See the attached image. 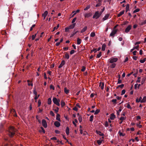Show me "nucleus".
<instances>
[{
	"instance_id": "48",
	"label": "nucleus",
	"mask_w": 146,
	"mask_h": 146,
	"mask_svg": "<svg viewBox=\"0 0 146 146\" xmlns=\"http://www.w3.org/2000/svg\"><path fill=\"white\" fill-rule=\"evenodd\" d=\"M118 133L119 135L120 136H124L125 135L122 132H121L120 131H119Z\"/></svg>"
},
{
	"instance_id": "33",
	"label": "nucleus",
	"mask_w": 146,
	"mask_h": 146,
	"mask_svg": "<svg viewBox=\"0 0 146 146\" xmlns=\"http://www.w3.org/2000/svg\"><path fill=\"white\" fill-rule=\"evenodd\" d=\"M60 104L61 106L62 107H64L65 105L64 102L63 101H61Z\"/></svg>"
},
{
	"instance_id": "35",
	"label": "nucleus",
	"mask_w": 146,
	"mask_h": 146,
	"mask_svg": "<svg viewBox=\"0 0 146 146\" xmlns=\"http://www.w3.org/2000/svg\"><path fill=\"white\" fill-rule=\"evenodd\" d=\"M146 79V78L145 77H144L142 79L141 82L142 84H144V83L145 82V81Z\"/></svg>"
},
{
	"instance_id": "58",
	"label": "nucleus",
	"mask_w": 146,
	"mask_h": 146,
	"mask_svg": "<svg viewBox=\"0 0 146 146\" xmlns=\"http://www.w3.org/2000/svg\"><path fill=\"white\" fill-rule=\"evenodd\" d=\"M75 52V51L74 50H72L70 52V53L71 54H74V52Z\"/></svg>"
},
{
	"instance_id": "59",
	"label": "nucleus",
	"mask_w": 146,
	"mask_h": 146,
	"mask_svg": "<svg viewBox=\"0 0 146 146\" xmlns=\"http://www.w3.org/2000/svg\"><path fill=\"white\" fill-rule=\"evenodd\" d=\"M86 69V68L85 67L83 66L82 67V68L81 69V71L82 72H84Z\"/></svg>"
},
{
	"instance_id": "9",
	"label": "nucleus",
	"mask_w": 146,
	"mask_h": 146,
	"mask_svg": "<svg viewBox=\"0 0 146 146\" xmlns=\"http://www.w3.org/2000/svg\"><path fill=\"white\" fill-rule=\"evenodd\" d=\"M48 14L47 11H45L44 13L42 14V17H44V20Z\"/></svg>"
},
{
	"instance_id": "38",
	"label": "nucleus",
	"mask_w": 146,
	"mask_h": 146,
	"mask_svg": "<svg viewBox=\"0 0 146 146\" xmlns=\"http://www.w3.org/2000/svg\"><path fill=\"white\" fill-rule=\"evenodd\" d=\"M78 119L80 123H81L82 121V117L80 116H79L78 117Z\"/></svg>"
},
{
	"instance_id": "53",
	"label": "nucleus",
	"mask_w": 146,
	"mask_h": 146,
	"mask_svg": "<svg viewBox=\"0 0 146 146\" xmlns=\"http://www.w3.org/2000/svg\"><path fill=\"white\" fill-rule=\"evenodd\" d=\"M50 89H52L53 90H54V89H55V88L54 87V86H53V85H50Z\"/></svg>"
},
{
	"instance_id": "5",
	"label": "nucleus",
	"mask_w": 146,
	"mask_h": 146,
	"mask_svg": "<svg viewBox=\"0 0 146 146\" xmlns=\"http://www.w3.org/2000/svg\"><path fill=\"white\" fill-rule=\"evenodd\" d=\"M100 15L98 11L96 12L95 13L94 15L93 16V18L97 19H98L100 17Z\"/></svg>"
},
{
	"instance_id": "19",
	"label": "nucleus",
	"mask_w": 146,
	"mask_h": 146,
	"mask_svg": "<svg viewBox=\"0 0 146 146\" xmlns=\"http://www.w3.org/2000/svg\"><path fill=\"white\" fill-rule=\"evenodd\" d=\"M60 115L57 113L56 115V119L59 121H61L60 119Z\"/></svg>"
},
{
	"instance_id": "47",
	"label": "nucleus",
	"mask_w": 146,
	"mask_h": 146,
	"mask_svg": "<svg viewBox=\"0 0 146 146\" xmlns=\"http://www.w3.org/2000/svg\"><path fill=\"white\" fill-rule=\"evenodd\" d=\"M129 8V5L128 4L127 5L126 7V12H127Z\"/></svg>"
},
{
	"instance_id": "32",
	"label": "nucleus",
	"mask_w": 146,
	"mask_h": 146,
	"mask_svg": "<svg viewBox=\"0 0 146 146\" xmlns=\"http://www.w3.org/2000/svg\"><path fill=\"white\" fill-rule=\"evenodd\" d=\"M51 99L50 98H49L48 99V104L49 105H50L51 104Z\"/></svg>"
},
{
	"instance_id": "6",
	"label": "nucleus",
	"mask_w": 146,
	"mask_h": 146,
	"mask_svg": "<svg viewBox=\"0 0 146 146\" xmlns=\"http://www.w3.org/2000/svg\"><path fill=\"white\" fill-rule=\"evenodd\" d=\"M42 126L45 128L47 127V124L46 121L44 119H42Z\"/></svg>"
},
{
	"instance_id": "2",
	"label": "nucleus",
	"mask_w": 146,
	"mask_h": 146,
	"mask_svg": "<svg viewBox=\"0 0 146 146\" xmlns=\"http://www.w3.org/2000/svg\"><path fill=\"white\" fill-rule=\"evenodd\" d=\"M52 100L54 103L56 104V105L59 106L60 104L59 103L60 100H57V99L56 98H53L52 99Z\"/></svg>"
},
{
	"instance_id": "8",
	"label": "nucleus",
	"mask_w": 146,
	"mask_h": 146,
	"mask_svg": "<svg viewBox=\"0 0 146 146\" xmlns=\"http://www.w3.org/2000/svg\"><path fill=\"white\" fill-rule=\"evenodd\" d=\"M96 132L97 134H99L100 135L102 136V139H104V134L103 133H102L100 131H98L97 130L96 131Z\"/></svg>"
},
{
	"instance_id": "4",
	"label": "nucleus",
	"mask_w": 146,
	"mask_h": 146,
	"mask_svg": "<svg viewBox=\"0 0 146 146\" xmlns=\"http://www.w3.org/2000/svg\"><path fill=\"white\" fill-rule=\"evenodd\" d=\"M117 30L116 29H113L110 33V36L113 37L114 35L116 33Z\"/></svg>"
},
{
	"instance_id": "18",
	"label": "nucleus",
	"mask_w": 146,
	"mask_h": 146,
	"mask_svg": "<svg viewBox=\"0 0 146 146\" xmlns=\"http://www.w3.org/2000/svg\"><path fill=\"white\" fill-rule=\"evenodd\" d=\"M125 11L124 10L121 11L119 13L117 14V17H120L123 15Z\"/></svg>"
},
{
	"instance_id": "52",
	"label": "nucleus",
	"mask_w": 146,
	"mask_h": 146,
	"mask_svg": "<svg viewBox=\"0 0 146 146\" xmlns=\"http://www.w3.org/2000/svg\"><path fill=\"white\" fill-rule=\"evenodd\" d=\"M41 131H40V132H42L43 133H44L45 132V130H44L43 128L42 127H41Z\"/></svg>"
},
{
	"instance_id": "44",
	"label": "nucleus",
	"mask_w": 146,
	"mask_h": 146,
	"mask_svg": "<svg viewBox=\"0 0 146 146\" xmlns=\"http://www.w3.org/2000/svg\"><path fill=\"white\" fill-rule=\"evenodd\" d=\"M27 82H28V85L29 86H33V84L31 83V82L30 83V80H28Z\"/></svg>"
},
{
	"instance_id": "1",
	"label": "nucleus",
	"mask_w": 146,
	"mask_h": 146,
	"mask_svg": "<svg viewBox=\"0 0 146 146\" xmlns=\"http://www.w3.org/2000/svg\"><path fill=\"white\" fill-rule=\"evenodd\" d=\"M8 131L9 136L10 137H12L15 133V130L14 127L11 126L9 128Z\"/></svg>"
},
{
	"instance_id": "26",
	"label": "nucleus",
	"mask_w": 146,
	"mask_h": 146,
	"mask_svg": "<svg viewBox=\"0 0 146 146\" xmlns=\"http://www.w3.org/2000/svg\"><path fill=\"white\" fill-rule=\"evenodd\" d=\"M141 122L140 121H139L138 123H137L136 124V125L137 127H138L139 128H141L142 127V125L140 124Z\"/></svg>"
},
{
	"instance_id": "25",
	"label": "nucleus",
	"mask_w": 146,
	"mask_h": 146,
	"mask_svg": "<svg viewBox=\"0 0 146 146\" xmlns=\"http://www.w3.org/2000/svg\"><path fill=\"white\" fill-rule=\"evenodd\" d=\"M64 92L66 94H68L69 92V90L68 89H67L66 88H64Z\"/></svg>"
},
{
	"instance_id": "64",
	"label": "nucleus",
	"mask_w": 146,
	"mask_h": 146,
	"mask_svg": "<svg viewBox=\"0 0 146 146\" xmlns=\"http://www.w3.org/2000/svg\"><path fill=\"white\" fill-rule=\"evenodd\" d=\"M73 110L76 111H77L78 110V109L76 107H75L73 108Z\"/></svg>"
},
{
	"instance_id": "17",
	"label": "nucleus",
	"mask_w": 146,
	"mask_h": 146,
	"mask_svg": "<svg viewBox=\"0 0 146 146\" xmlns=\"http://www.w3.org/2000/svg\"><path fill=\"white\" fill-rule=\"evenodd\" d=\"M84 16L85 18H88L91 16V14L90 13H88L85 14Z\"/></svg>"
},
{
	"instance_id": "37",
	"label": "nucleus",
	"mask_w": 146,
	"mask_h": 146,
	"mask_svg": "<svg viewBox=\"0 0 146 146\" xmlns=\"http://www.w3.org/2000/svg\"><path fill=\"white\" fill-rule=\"evenodd\" d=\"M102 55V52H100L97 55L96 58H99Z\"/></svg>"
},
{
	"instance_id": "13",
	"label": "nucleus",
	"mask_w": 146,
	"mask_h": 146,
	"mask_svg": "<svg viewBox=\"0 0 146 146\" xmlns=\"http://www.w3.org/2000/svg\"><path fill=\"white\" fill-rule=\"evenodd\" d=\"M115 117V115L113 113H112L110 115V119L111 120H113Z\"/></svg>"
},
{
	"instance_id": "3",
	"label": "nucleus",
	"mask_w": 146,
	"mask_h": 146,
	"mask_svg": "<svg viewBox=\"0 0 146 146\" xmlns=\"http://www.w3.org/2000/svg\"><path fill=\"white\" fill-rule=\"evenodd\" d=\"M118 60V58H111L109 59L110 62L111 63H112L113 62H116Z\"/></svg>"
},
{
	"instance_id": "39",
	"label": "nucleus",
	"mask_w": 146,
	"mask_h": 146,
	"mask_svg": "<svg viewBox=\"0 0 146 146\" xmlns=\"http://www.w3.org/2000/svg\"><path fill=\"white\" fill-rule=\"evenodd\" d=\"M100 111V110L99 109H97L95 112L94 114L96 115L98 114Z\"/></svg>"
},
{
	"instance_id": "51",
	"label": "nucleus",
	"mask_w": 146,
	"mask_h": 146,
	"mask_svg": "<svg viewBox=\"0 0 146 146\" xmlns=\"http://www.w3.org/2000/svg\"><path fill=\"white\" fill-rule=\"evenodd\" d=\"M146 24V20L143 21L142 22H141V25H143L144 24Z\"/></svg>"
},
{
	"instance_id": "24",
	"label": "nucleus",
	"mask_w": 146,
	"mask_h": 146,
	"mask_svg": "<svg viewBox=\"0 0 146 146\" xmlns=\"http://www.w3.org/2000/svg\"><path fill=\"white\" fill-rule=\"evenodd\" d=\"M87 26L85 27L83 29H82L81 31V33H83L86 30H87Z\"/></svg>"
},
{
	"instance_id": "30",
	"label": "nucleus",
	"mask_w": 146,
	"mask_h": 146,
	"mask_svg": "<svg viewBox=\"0 0 146 146\" xmlns=\"http://www.w3.org/2000/svg\"><path fill=\"white\" fill-rule=\"evenodd\" d=\"M133 47L135 49H136L137 50H139V45H135V46Z\"/></svg>"
},
{
	"instance_id": "21",
	"label": "nucleus",
	"mask_w": 146,
	"mask_h": 146,
	"mask_svg": "<svg viewBox=\"0 0 146 146\" xmlns=\"http://www.w3.org/2000/svg\"><path fill=\"white\" fill-rule=\"evenodd\" d=\"M66 133L67 135H68L69 134V129L68 127H67L66 128Z\"/></svg>"
},
{
	"instance_id": "22",
	"label": "nucleus",
	"mask_w": 146,
	"mask_h": 146,
	"mask_svg": "<svg viewBox=\"0 0 146 146\" xmlns=\"http://www.w3.org/2000/svg\"><path fill=\"white\" fill-rule=\"evenodd\" d=\"M76 24L75 23H73L71 25L68 27L70 29H72L74 28Z\"/></svg>"
},
{
	"instance_id": "10",
	"label": "nucleus",
	"mask_w": 146,
	"mask_h": 146,
	"mask_svg": "<svg viewBox=\"0 0 146 146\" xmlns=\"http://www.w3.org/2000/svg\"><path fill=\"white\" fill-rule=\"evenodd\" d=\"M54 124L55 126L57 127H59L60 125V123L58 121L55 122Z\"/></svg>"
},
{
	"instance_id": "54",
	"label": "nucleus",
	"mask_w": 146,
	"mask_h": 146,
	"mask_svg": "<svg viewBox=\"0 0 146 146\" xmlns=\"http://www.w3.org/2000/svg\"><path fill=\"white\" fill-rule=\"evenodd\" d=\"M104 125L106 127H107L108 126V124L107 121H106L105 122Z\"/></svg>"
},
{
	"instance_id": "27",
	"label": "nucleus",
	"mask_w": 146,
	"mask_h": 146,
	"mask_svg": "<svg viewBox=\"0 0 146 146\" xmlns=\"http://www.w3.org/2000/svg\"><path fill=\"white\" fill-rule=\"evenodd\" d=\"M81 42V39H80L79 38H78L77 40V44L79 45L80 44Z\"/></svg>"
},
{
	"instance_id": "29",
	"label": "nucleus",
	"mask_w": 146,
	"mask_h": 146,
	"mask_svg": "<svg viewBox=\"0 0 146 146\" xmlns=\"http://www.w3.org/2000/svg\"><path fill=\"white\" fill-rule=\"evenodd\" d=\"M142 98L141 97H140L139 98H137L136 99V102H141V101L142 100Z\"/></svg>"
},
{
	"instance_id": "50",
	"label": "nucleus",
	"mask_w": 146,
	"mask_h": 146,
	"mask_svg": "<svg viewBox=\"0 0 146 146\" xmlns=\"http://www.w3.org/2000/svg\"><path fill=\"white\" fill-rule=\"evenodd\" d=\"M36 35H37V33H36L35 35H33L32 36V40H34L35 39V38Z\"/></svg>"
},
{
	"instance_id": "56",
	"label": "nucleus",
	"mask_w": 146,
	"mask_h": 146,
	"mask_svg": "<svg viewBox=\"0 0 146 146\" xmlns=\"http://www.w3.org/2000/svg\"><path fill=\"white\" fill-rule=\"evenodd\" d=\"M50 114L52 116H54V113H53V112L52 111H50Z\"/></svg>"
},
{
	"instance_id": "46",
	"label": "nucleus",
	"mask_w": 146,
	"mask_h": 146,
	"mask_svg": "<svg viewBox=\"0 0 146 146\" xmlns=\"http://www.w3.org/2000/svg\"><path fill=\"white\" fill-rule=\"evenodd\" d=\"M95 36V32H92L90 34V36L91 37H94Z\"/></svg>"
},
{
	"instance_id": "16",
	"label": "nucleus",
	"mask_w": 146,
	"mask_h": 146,
	"mask_svg": "<svg viewBox=\"0 0 146 146\" xmlns=\"http://www.w3.org/2000/svg\"><path fill=\"white\" fill-rule=\"evenodd\" d=\"M125 107H126L128 109H129L131 110L132 109V108L131 106H130V105L129 104V103H127L125 105Z\"/></svg>"
},
{
	"instance_id": "41",
	"label": "nucleus",
	"mask_w": 146,
	"mask_h": 146,
	"mask_svg": "<svg viewBox=\"0 0 146 146\" xmlns=\"http://www.w3.org/2000/svg\"><path fill=\"white\" fill-rule=\"evenodd\" d=\"M146 60V59L145 58L143 59V60H140L139 61V62L141 63H143L145 62V61Z\"/></svg>"
},
{
	"instance_id": "61",
	"label": "nucleus",
	"mask_w": 146,
	"mask_h": 146,
	"mask_svg": "<svg viewBox=\"0 0 146 146\" xmlns=\"http://www.w3.org/2000/svg\"><path fill=\"white\" fill-rule=\"evenodd\" d=\"M76 17H75L74 18L72 21V23L73 24V23L76 21Z\"/></svg>"
},
{
	"instance_id": "28",
	"label": "nucleus",
	"mask_w": 146,
	"mask_h": 146,
	"mask_svg": "<svg viewBox=\"0 0 146 146\" xmlns=\"http://www.w3.org/2000/svg\"><path fill=\"white\" fill-rule=\"evenodd\" d=\"M146 101V96H144L141 101V103L145 102Z\"/></svg>"
},
{
	"instance_id": "43",
	"label": "nucleus",
	"mask_w": 146,
	"mask_h": 146,
	"mask_svg": "<svg viewBox=\"0 0 146 146\" xmlns=\"http://www.w3.org/2000/svg\"><path fill=\"white\" fill-rule=\"evenodd\" d=\"M126 118V117H121L119 119L121 121H123V120L125 119Z\"/></svg>"
},
{
	"instance_id": "12",
	"label": "nucleus",
	"mask_w": 146,
	"mask_h": 146,
	"mask_svg": "<svg viewBox=\"0 0 146 146\" xmlns=\"http://www.w3.org/2000/svg\"><path fill=\"white\" fill-rule=\"evenodd\" d=\"M103 139H102V138H101L100 139V140H97V142L99 145H100L102 144V141H103Z\"/></svg>"
},
{
	"instance_id": "57",
	"label": "nucleus",
	"mask_w": 146,
	"mask_h": 146,
	"mask_svg": "<svg viewBox=\"0 0 146 146\" xmlns=\"http://www.w3.org/2000/svg\"><path fill=\"white\" fill-rule=\"evenodd\" d=\"M78 32V31H77L75 33H73L71 35V37L73 36L75 34H76Z\"/></svg>"
},
{
	"instance_id": "14",
	"label": "nucleus",
	"mask_w": 146,
	"mask_h": 146,
	"mask_svg": "<svg viewBox=\"0 0 146 146\" xmlns=\"http://www.w3.org/2000/svg\"><path fill=\"white\" fill-rule=\"evenodd\" d=\"M100 86L101 87V88L102 90H103L104 88V83L102 82H100Z\"/></svg>"
},
{
	"instance_id": "15",
	"label": "nucleus",
	"mask_w": 146,
	"mask_h": 146,
	"mask_svg": "<svg viewBox=\"0 0 146 146\" xmlns=\"http://www.w3.org/2000/svg\"><path fill=\"white\" fill-rule=\"evenodd\" d=\"M11 113H12L13 115L15 117H16L17 116V114L16 113V111L14 109H13L11 111Z\"/></svg>"
},
{
	"instance_id": "40",
	"label": "nucleus",
	"mask_w": 146,
	"mask_h": 146,
	"mask_svg": "<svg viewBox=\"0 0 146 146\" xmlns=\"http://www.w3.org/2000/svg\"><path fill=\"white\" fill-rule=\"evenodd\" d=\"M116 66V64L115 63H113L110 66V67L111 68H114Z\"/></svg>"
},
{
	"instance_id": "55",
	"label": "nucleus",
	"mask_w": 146,
	"mask_h": 146,
	"mask_svg": "<svg viewBox=\"0 0 146 146\" xmlns=\"http://www.w3.org/2000/svg\"><path fill=\"white\" fill-rule=\"evenodd\" d=\"M125 90H123L122 91L121 95H123L124 94H125Z\"/></svg>"
},
{
	"instance_id": "62",
	"label": "nucleus",
	"mask_w": 146,
	"mask_h": 146,
	"mask_svg": "<svg viewBox=\"0 0 146 146\" xmlns=\"http://www.w3.org/2000/svg\"><path fill=\"white\" fill-rule=\"evenodd\" d=\"M35 25H33L30 28V31H32L33 29V28H34L35 27Z\"/></svg>"
},
{
	"instance_id": "60",
	"label": "nucleus",
	"mask_w": 146,
	"mask_h": 146,
	"mask_svg": "<svg viewBox=\"0 0 146 146\" xmlns=\"http://www.w3.org/2000/svg\"><path fill=\"white\" fill-rule=\"evenodd\" d=\"M139 9H135V10H134L133 11V13H135L136 12H139Z\"/></svg>"
},
{
	"instance_id": "11",
	"label": "nucleus",
	"mask_w": 146,
	"mask_h": 146,
	"mask_svg": "<svg viewBox=\"0 0 146 146\" xmlns=\"http://www.w3.org/2000/svg\"><path fill=\"white\" fill-rule=\"evenodd\" d=\"M110 14H107L103 18L102 20L103 21H105L108 19L109 17Z\"/></svg>"
},
{
	"instance_id": "7",
	"label": "nucleus",
	"mask_w": 146,
	"mask_h": 146,
	"mask_svg": "<svg viewBox=\"0 0 146 146\" xmlns=\"http://www.w3.org/2000/svg\"><path fill=\"white\" fill-rule=\"evenodd\" d=\"M131 25H128L125 29V32L126 33H128L130 30L131 28Z\"/></svg>"
},
{
	"instance_id": "23",
	"label": "nucleus",
	"mask_w": 146,
	"mask_h": 146,
	"mask_svg": "<svg viewBox=\"0 0 146 146\" xmlns=\"http://www.w3.org/2000/svg\"><path fill=\"white\" fill-rule=\"evenodd\" d=\"M65 62L64 61H62L61 64L59 66L58 68H61L62 67V66L64 64Z\"/></svg>"
},
{
	"instance_id": "20",
	"label": "nucleus",
	"mask_w": 146,
	"mask_h": 146,
	"mask_svg": "<svg viewBox=\"0 0 146 146\" xmlns=\"http://www.w3.org/2000/svg\"><path fill=\"white\" fill-rule=\"evenodd\" d=\"M80 11V10L78 9L76 11H74L72 12V13H74L72 16V17H74L77 13H78Z\"/></svg>"
},
{
	"instance_id": "45",
	"label": "nucleus",
	"mask_w": 146,
	"mask_h": 146,
	"mask_svg": "<svg viewBox=\"0 0 146 146\" xmlns=\"http://www.w3.org/2000/svg\"><path fill=\"white\" fill-rule=\"evenodd\" d=\"M141 78L140 77H138L137 80L136 81V83H139L140 82Z\"/></svg>"
},
{
	"instance_id": "49",
	"label": "nucleus",
	"mask_w": 146,
	"mask_h": 146,
	"mask_svg": "<svg viewBox=\"0 0 146 146\" xmlns=\"http://www.w3.org/2000/svg\"><path fill=\"white\" fill-rule=\"evenodd\" d=\"M117 100L116 99H113L112 100L111 102L113 103V104H116Z\"/></svg>"
},
{
	"instance_id": "31",
	"label": "nucleus",
	"mask_w": 146,
	"mask_h": 146,
	"mask_svg": "<svg viewBox=\"0 0 146 146\" xmlns=\"http://www.w3.org/2000/svg\"><path fill=\"white\" fill-rule=\"evenodd\" d=\"M106 45L105 44H103L102 47V49L103 51H104L105 50Z\"/></svg>"
},
{
	"instance_id": "34",
	"label": "nucleus",
	"mask_w": 146,
	"mask_h": 146,
	"mask_svg": "<svg viewBox=\"0 0 146 146\" xmlns=\"http://www.w3.org/2000/svg\"><path fill=\"white\" fill-rule=\"evenodd\" d=\"M94 116L93 115H91L90 116V117L89 120L90 121L92 122L93 121Z\"/></svg>"
},
{
	"instance_id": "36",
	"label": "nucleus",
	"mask_w": 146,
	"mask_h": 146,
	"mask_svg": "<svg viewBox=\"0 0 146 146\" xmlns=\"http://www.w3.org/2000/svg\"><path fill=\"white\" fill-rule=\"evenodd\" d=\"M65 58L68 59L69 58V56L68 54L66 53L65 55Z\"/></svg>"
},
{
	"instance_id": "63",
	"label": "nucleus",
	"mask_w": 146,
	"mask_h": 146,
	"mask_svg": "<svg viewBox=\"0 0 146 146\" xmlns=\"http://www.w3.org/2000/svg\"><path fill=\"white\" fill-rule=\"evenodd\" d=\"M101 5V3H99L97 4L96 6V7H98L100 6Z\"/></svg>"
},
{
	"instance_id": "42",
	"label": "nucleus",
	"mask_w": 146,
	"mask_h": 146,
	"mask_svg": "<svg viewBox=\"0 0 146 146\" xmlns=\"http://www.w3.org/2000/svg\"><path fill=\"white\" fill-rule=\"evenodd\" d=\"M59 27V25L58 24L56 27H55L54 28V29L52 31H54L55 30L57 29Z\"/></svg>"
}]
</instances>
